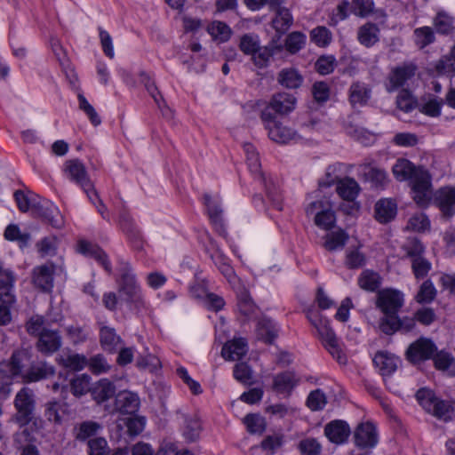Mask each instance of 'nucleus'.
<instances>
[{"label":"nucleus","instance_id":"8fccbe9b","mask_svg":"<svg viewBox=\"0 0 455 455\" xmlns=\"http://www.w3.org/2000/svg\"><path fill=\"white\" fill-rule=\"evenodd\" d=\"M91 377L87 374H81L70 381V391L76 396L81 397L91 390Z\"/></svg>","mask_w":455,"mask_h":455},{"label":"nucleus","instance_id":"4468645a","mask_svg":"<svg viewBox=\"0 0 455 455\" xmlns=\"http://www.w3.org/2000/svg\"><path fill=\"white\" fill-rule=\"evenodd\" d=\"M263 46L260 45L259 37L255 34H244L240 37L239 49L245 54L251 57V61L259 68H267V65L258 64L257 57L261 52Z\"/></svg>","mask_w":455,"mask_h":455},{"label":"nucleus","instance_id":"2eb2a0df","mask_svg":"<svg viewBox=\"0 0 455 455\" xmlns=\"http://www.w3.org/2000/svg\"><path fill=\"white\" fill-rule=\"evenodd\" d=\"M355 443L360 448H372L378 443L375 426L371 422L360 424L355 432Z\"/></svg>","mask_w":455,"mask_h":455},{"label":"nucleus","instance_id":"052dcab7","mask_svg":"<svg viewBox=\"0 0 455 455\" xmlns=\"http://www.w3.org/2000/svg\"><path fill=\"white\" fill-rule=\"evenodd\" d=\"M4 236L8 241L19 242L21 246L27 245L30 239V235L21 233L20 228L15 224H10L6 227Z\"/></svg>","mask_w":455,"mask_h":455},{"label":"nucleus","instance_id":"338daca9","mask_svg":"<svg viewBox=\"0 0 455 455\" xmlns=\"http://www.w3.org/2000/svg\"><path fill=\"white\" fill-rule=\"evenodd\" d=\"M46 321L41 315L32 316L26 323V330L28 334L39 337L46 329Z\"/></svg>","mask_w":455,"mask_h":455},{"label":"nucleus","instance_id":"cd10ccee","mask_svg":"<svg viewBox=\"0 0 455 455\" xmlns=\"http://www.w3.org/2000/svg\"><path fill=\"white\" fill-rule=\"evenodd\" d=\"M281 36L282 35L276 33L269 43L263 46L261 52L257 57L258 64L268 66L271 59L283 51Z\"/></svg>","mask_w":455,"mask_h":455},{"label":"nucleus","instance_id":"c9c22d12","mask_svg":"<svg viewBox=\"0 0 455 455\" xmlns=\"http://www.w3.org/2000/svg\"><path fill=\"white\" fill-rule=\"evenodd\" d=\"M278 83L289 89L299 88L302 82L303 77L295 68H283L278 73L277 76Z\"/></svg>","mask_w":455,"mask_h":455},{"label":"nucleus","instance_id":"ea45409f","mask_svg":"<svg viewBox=\"0 0 455 455\" xmlns=\"http://www.w3.org/2000/svg\"><path fill=\"white\" fill-rule=\"evenodd\" d=\"M437 294V291L429 279L424 281L419 288L414 299L419 304H429L435 300Z\"/></svg>","mask_w":455,"mask_h":455},{"label":"nucleus","instance_id":"dca6fc26","mask_svg":"<svg viewBox=\"0 0 455 455\" xmlns=\"http://www.w3.org/2000/svg\"><path fill=\"white\" fill-rule=\"evenodd\" d=\"M324 435L330 442L341 444L347 440L350 435V427L346 421L335 419L326 424Z\"/></svg>","mask_w":455,"mask_h":455},{"label":"nucleus","instance_id":"bf43d9fd","mask_svg":"<svg viewBox=\"0 0 455 455\" xmlns=\"http://www.w3.org/2000/svg\"><path fill=\"white\" fill-rule=\"evenodd\" d=\"M373 0H352L351 12L355 16L365 18L373 13Z\"/></svg>","mask_w":455,"mask_h":455},{"label":"nucleus","instance_id":"aec40b11","mask_svg":"<svg viewBox=\"0 0 455 455\" xmlns=\"http://www.w3.org/2000/svg\"><path fill=\"white\" fill-rule=\"evenodd\" d=\"M14 283L15 277L13 273L5 270L0 275V304L1 305H14L16 298L14 295Z\"/></svg>","mask_w":455,"mask_h":455},{"label":"nucleus","instance_id":"39448f33","mask_svg":"<svg viewBox=\"0 0 455 455\" xmlns=\"http://www.w3.org/2000/svg\"><path fill=\"white\" fill-rule=\"evenodd\" d=\"M417 66L411 62H405L393 68L387 78L386 89L392 92L405 85L416 74Z\"/></svg>","mask_w":455,"mask_h":455},{"label":"nucleus","instance_id":"0eeeda50","mask_svg":"<svg viewBox=\"0 0 455 455\" xmlns=\"http://www.w3.org/2000/svg\"><path fill=\"white\" fill-rule=\"evenodd\" d=\"M63 172L68 177L83 190H88L92 187V181L89 178L86 167L79 159H69L64 164Z\"/></svg>","mask_w":455,"mask_h":455},{"label":"nucleus","instance_id":"e2e57ef3","mask_svg":"<svg viewBox=\"0 0 455 455\" xmlns=\"http://www.w3.org/2000/svg\"><path fill=\"white\" fill-rule=\"evenodd\" d=\"M365 255L358 248L348 249L346 253L345 264L348 268H359L364 266Z\"/></svg>","mask_w":455,"mask_h":455},{"label":"nucleus","instance_id":"4be33fe9","mask_svg":"<svg viewBox=\"0 0 455 455\" xmlns=\"http://www.w3.org/2000/svg\"><path fill=\"white\" fill-rule=\"evenodd\" d=\"M248 351V345L244 339L238 338L226 342L221 350L222 356L228 361L242 359Z\"/></svg>","mask_w":455,"mask_h":455},{"label":"nucleus","instance_id":"37998d69","mask_svg":"<svg viewBox=\"0 0 455 455\" xmlns=\"http://www.w3.org/2000/svg\"><path fill=\"white\" fill-rule=\"evenodd\" d=\"M259 338L266 343L271 344L277 337V331L273 322L267 318H262L258 322Z\"/></svg>","mask_w":455,"mask_h":455},{"label":"nucleus","instance_id":"f257e3e1","mask_svg":"<svg viewBox=\"0 0 455 455\" xmlns=\"http://www.w3.org/2000/svg\"><path fill=\"white\" fill-rule=\"evenodd\" d=\"M119 271L116 283L121 299L127 304L130 310L136 314L141 313L147 308V302L131 266L124 263Z\"/></svg>","mask_w":455,"mask_h":455},{"label":"nucleus","instance_id":"e433bc0d","mask_svg":"<svg viewBox=\"0 0 455 455\" xmlns=\"http://www.w3.org/2000/svg\"><path fill=\"white\" fill-rule=\"evenodd\" d=\"M436 40L435 30L433 28L424 26L417 28L413 31V41L415 45L422 50L427 46L434 44Z\"/></svg>","mask_w":455,"mask_h":455},{"label":"nucleus","instance_id":"b1692460","mask_svg":"<svg viewBox=\"0 0 455 455\" xmlns=\"http://www.w3.org/2000/svg\"><path fill=\"white\" fill-rule=\"evenodd\" d=\"M296 98L287 92L275 94L270 102L269 108L277 114L286 115L295 108Z\"/></svg>","mask_w":455,"mask_h":455},{"label":"nucleus","instance_id":"f3484780","mask_svg":"<svg viewBox=\"0 0 455 455\" xmlns=\"http://www.w3.org/2000/svg\"><path fill=\"white\" fill-rule=\"evenodd\" d=\"M28 359V354L25 350H15L10 359L1 362V364H5L4 368L8 371L12 379L20 377L23 380L24 368Z\"/></svg>","mask_w":455,"mask_h":455},{"label":"nucleus","instance_id":"412c9836","mask_svg":"<svg viewBox=\"0 0 455 455\" xmlns=\"http://www.w3.org/2000/svg\"><path fill=\"white\" fill-rule=\"evenodd\" d=\"M373 363L379 369V373L383 376H390L398 368L400 359L387 352H378L374 358Z\"/></svg>","mask_w":455,"mask_h":455},{"label":"nucleus","instance_id":"c03bdc74","mask_svg":"<svg viewBox=\"0 0 455 455\" xmlns=\"http://www.w3.org/2000/svg\"><path fill=\"white\" fill-rule=\"evenodd\" d=\"M433 356L435 367L440 371H448L451 375L455 376V358L449 353L436 352Z\"/></svg>","mask_w":455,"mask_h":455},{"label":"nucleus","instance_id":"a18cd8bd","mask_svg":"<svg viewBox=\"0 0 455 455\" xmlns=\"http://www.w3.org/2000/svg\"><path fill=\"white\" fill-rule=\"evenodd\" d=\"M359 286L369 291H375L380 285V276L371 270H364L358 278Z\"/></svg>","mask_w":455,"mask_h":455},{"label":"nucleus","instance_id":"20e7f679","mask_svg":"<svg viewBox=\"0 0 455 455\" xmlns=\"http://www.w3.org/2000/svg\"><path fill=\"white\" fill-rule=\"evenodd\" d=\"M436 351L437 347L430 339L421 337L408 347L405 355L409 362L417 364L431 359Z\"/></svg>","mask_w":455,"mask_h":455},{"label":"nucleus","instance_id":"6ab92c4d","mask_svg":"<svg viewBox=\"0 0 455 455\" xmlns=\"http://www.w3.org/2000/svg\"><path fill=\"white\" fill-rule=\"evenodd\" d=\"M422 166H416L411 161L405 158H399L392 167V172L398 181L410 182L415 179L419 170H423Z\"/></svg>","mask_w":455,"mask_h":455},{"label":"nucleus","instance_id":"de8ad7c7","mask_svg":"<svg viewBox=\"0 0 455 455\" xmlns=\"http://www.w3.org/2000/svg\"><path fill=\"white\" fill-rule=\"evenodd\" d=\"M207 31L214 40L219 42H227L231 36V28L222 21H212L207 28Z\"/></svg>","mask_w":455,"mask_h":455},{"label":"nucleus","instance_id":"c85d7f7f","mask_svg":"<svg viewBox=\"0 0 455 455\" xmlns=\"http://www.w3.org/2000/svg\"><path fill=\"white\" fill-rule=\"evenodd\" d=\"M116 386L107 379L99 380L92 389V395L97 403H101L116 395Z\"/></svg>","mask_w":455,"mask_h":455},{"label":"nucleus","instance_id":"603ef678","mask_svg":"<svg viewBox=\"0 0 455 455\" xmlns=\"http://www.w3.org/2000/svg\"><path fill=\"white\" fill-rule=\"evenodd\" d=\"M243 423L250 434H262L266 430V420L259 414H247L243 418Z\"/></svg>","mask_w":455,"mask_h":455},{"label":"nucleus","instance_id":"3c124183","mask_svg":"<svg viewBox=\"0 0 455 455\" xmlns=\"http://www.w3.org/2000/svg\"><path fill=\"white\" fill-rule=\"evenodd\" d=\"M140 77L141 83L144 84L147 91L151 95V97L154 99V100L157 104L158 108H162V107H164V108H168L162 95L160 94L156 85L155 84V82L151 79L150 76L147 72L141 71L140 73Z\"/></svg>","mask_w":455,"mask_h":455},{"label":"nucleus","instance_id":"7c9ffc66","mask_svg":"<svg viewBox=\"0 0 455 455\" xmlns=\"http://www.w3.org/2000/svg\"><path fill=\"white\" fill-rule=\"evenodd\" d=\"M433 26L440 35H452L455 32V18L444 11H439L433 18Z\"/></svg>","mask_w":455,"mask_h":455},{"label":"nucleus","instance_id":"f8f14e48","mask_svg":"<svg viewBox=\"0 0 455 455\" xmlns=\"http://www.w3.org/2000/svg\"><path fill=\"white\" fill-rule=\"evenodd\" d=\"M55 374V368L50 363L40 361L33 363L25 371L23 375L24 383L38 382L43 379H49Z\"/></svg>","mask_w":455,"mask_h":455},{"label":"nucleus","instance_id":"79ce46f5","mask_svg":"<svg viewBox=\"0 0 455 455\" xmlns=\"http://www.w3.org/2000/svg\"><path fill=\"white\" fill-rule=\"evenodd\" d=\"M62 405L56 400L48 401L44 405V416L50 423L60 425L62 423Z\"/></svg>","mask_w":455,"mask_h":455},{"label":"nucleus","instance_id":"72a5a7b5","mask_svg":"<svg viewBox=\"0 0 455 455\" xmlns=\"http://www.w3.org/2000/svg\"><path fill=\"white\" fill-rule=\"evenodd\" d=\"M401 250L404 253L402 258L411 260L425 254L426 248L418 237L410 236L402 243Z\"/></svg>","mask_w":455,"mask_h":455},{"label":"nucleus","instance_id":"5701e85b","mask_svg":"<svg viewBox=\"0 0 455 455\" xmlns=\"http://www.w3.org/2000/svg\"><path fill=\"white\" fill-rule=\"evenodd\" d=\"M298 382L293 371H283L274 377L272 389L278 394L290 395Z\"/></svg>","mask_w":455,"mask_h":455},{"label":"nucleus","instance_id":"f704fd0d","mask_svg":"<svg viewBox=\"0 0 455 455\" xmlns=\"http://www.w3.org/2000/svg\"><path fill=\"white\" fill-rule=\"evenodd\" d=\"M275 12V16L272 20V26L275 29L276 33L283 35L293 23L292 15L289 9L285 7H281Z\"/></svg>","mask_w":455,"mask_h":455},{"label":"nucleus","instance_id":"69168bd1","mask_svg":"<svg viewBox=\"0 0 455 455\" xmlns=\"http://www.w3.org/2000/svg\"><path fill=\"white\" fill-rule=\"evenodd\" d=\"M89 455H109L110 449L104 437H94L88 440Z\"/></svg>","mask_w":455,"mask_h":455},{"label":"nucleus","instance_id":"5fc2aeb1","mask_svg":"<svg viewBox=\"0 0 455 455\" xmlns=\"http://www.w3.org/2000/svg\"><path fill=\"white\" fill-rule=\"evenodd\" d=\"M430 228V221L427 216L422 212L413 214L408 220L406 230L414 232H424Z\"/></svg>","mask_w":455,"mask_h":455},{"label":"nucleus","instance_id":"c756f323","mask_svg":"<svg viewBox=\"0 0 455 455\" xmlns=\"http://www.w3.org/2000/svg\"><path fill=\"white\" fill-rule=\"evenodd\" d=\"M268 137L276 143L285 144L296 140L299 135L292 128L283 125L279 122L276 125L270 128Z\"/></svg>","mask_w":455,"mask_h":455},{"label":"nucleus","instance_id":"774afa93","mask_svg":"<svg viewBox=\"0 0 455 455\" xmlns=\"http://www.w3.org/2000/svg\"><path fill=\"white\" fill-rule=\"evenodd\" d=\"M87 366L93 374L108 372L110 365L102 355H95L88 360Z\"/></svg>","mask_w":455,"mask_h":455},{"label":"nucleus","instance_id":"bb28decb","mask_svg":"<svg viewBox=\"0 0 455 455\" xmlns=\"http://www.w3.org/2000/svg\"><path fill=\"white\" fill-rule=\"evenodd\" d=\"M358 42L367 47H372L379 40V28L372 22H366L359 27L357 31Z\"/></svg>","mask_w":455,"mask_h":455},{"label":"nucleus","instance_id":"ddd939ff","mask_svg":"<svg viewBox=\"0 0 455 455\" xmlns=\"http://www.w3.org/2000/svg\"><path fill=\"white\" fill-rule=\"evenodd\" d=\"M33 214L47 221L54 228H62L65 221L60 210L52 204L33 205Z\"/></svg>","mask_w":455,"mask_h":455},{"label":"nucleus","instance_id":"58836bf2","mask_svg":"<svg viewBox=\"0 0 455 455\" xmlns=\"http://www.w3.org/2000/svg\"><path fill=\"white\" fill-rule=\"evenodd\" d=\"M324 239L323 247L329 251H333L342 249L346 245L348 235L344 230L339 229L327 234Z\"/></svg>","mask_w":455,"mask_h":455},{"label":"nucleus","instance_id":"9b49d317","mask_svg":"<svg viewBox=\"0 0 455 455\" xmlns=\"http://www.w3.org/2000/svg\"><path fill=\"white\" fill-rule=\"evenodd\" d=\"M62 344L61 336L57 330L47 328L38 338L36 349L44 355H52L58 351Z\"/></svg>","mask_w":455,"mask_h":455},{"label":"nucleus","instance_id":"a878e982","mask_svg":"<svg viewBox=\"0 0 455 455\" xmlns=\"http://www.w3.org/2000/svg\"><path fill=\"white\" fill-rule=\"evenodd\" d=\"M58 363L66 369L79 371L87 366L88 359L84 355L67 351L59 356Z\"/></svg>","mask_w":455,"mask_h":455},{"label":"nucleus","instance_id":"49530a36","mask_svg":"<svg viewBox=\"0 0 455 455\" xmlns=\"http://www.w3.org/2000/svg\"><path fill=\"white\" fill-rule=\"evenodd\" d=\"M434 67L438 75L451 77L455 76V59L450 52L443 55L435 63Z\"/></svg>","mask_w":455,"mask_h":455},{"label":"nucleus","instance_id":"a19ab883","mask_svg":"<svg viewBox=\"0 0 455 455\" xmlns=\"http://www.w3.org/2000/svg\"><path fill=\"white\" fill-rule=\"evenodd\" d=\"M432 178L430 173L425 168L419 170L415 179L411 181V191H424L427 193L432 192Z\"/></svg>","mask_w":455,"mask_h":455},{"label":"nucleus","instance_id":"393cba45","mask_svg":"<svg viewBox=\"0 0 455 455\" xmlns=\"http://www.w3.org/2000/svg\"><path fill=\"white\" fill-rule=\"evenodd\" d=\"M361 188L358 182L350 177L339 179L337 181L336 192L346 201L354 202L360 193Z\"/></svg>","mask_w":455,"mask_h":455},{"label":"nucleus","instance_id":"6e6552de","mask_svg":"<svg viewBox=\"0 0 455 455\" xmlns=\"http://www.w3.org/2000/svg\"><path fill=\"white\" fill-rule=\"evenodd\" d=\"M54 274L55 265L52 262H47L33 269L32 282L42 291L50 292L53 288Z\"/></svg>","mask_w":455,"mask_h":455},{"label":"nucleus","instance_id":"423d86ee","mask_svg":"<svg viewBox=\"0 0 455 455\" xmlns=\"http://www.w3.org/2000/svg\"><path fill=\"white\" fill-rule=\"evenodd\" d=\"M433 204L443 218H451L455 214V188L443 187L436 190L433 196Z\"/></svg>","mask_w":455,"mask_h":455},{"label":"nucleus","instance_id":"680f3d73","mask_svg":"<svg viewBox=\"0 0 455 455\" xmlns=\"http://www.w3.org/2000/svg\"><path fill=\"white\" fill-rule=\"evenodd\" d=\"M335 213L330 209L317 212L315 216V225L324 230L331 229L335 225Z\"/></svg>","mask_w":455,"mask_h":455},{"label":"nucleus","instance_id":"09e8293b","mask_svg":"<svg viewBox=\"0 0 455 455\" xmlns=\"http://www.w3.org/2000/svg\"><path fill=\"white\" fill-rule=\"evenodd\" d=\"M202 430L200 419L197 416L187 417L183 435L188 442H195L199 438Z\"/></svg>","mask_w":455,"mask_h":455},{"label":"nucleus","instance_id":"864d4df0","mask_svg":"<svg viewBox=\"0 0 455 455\" xmlns=\"http://www.w3.org/2000/svg\"><path fill=\"white\" fill-rule=\"evenodd\" d=\"M411 264L414 277L418 280L425 278L432 268V264L425 257V254L411 259Z\"/></svg>","mask_w":455,"mask_h":455},{"label":"nucleus","instance_id":"a211bd4d","mask_svg":"<svg viewBox=\"0 0 455 455\" xmlns=\"http://www.w3.org/2000/svg\"><path fill=\"white\" fill-rule=\"evenodd\" d=\"M397 214V204L390 198L377 201L374 206V217L381 224L392 221Z\"/></svg>","mask_w":455,"mask_h":455},{"label":"nucleus","instance_id":"f03ea898","mask_svg":"<svg viewBox=\"0 0 455 455\" xmlns=\"http://www.w3.org/2000/svg\"><path fill=\"white\" fill-rule=\"evenodd\" d=\"M307 318L315 328L323 346L339 363H345L346 356L342 353L338 338L331 328L329 321L323 318L317 310L312 308L307 309Z\"/></svg>","mask_w":455,"mask_h":455},{"label":"nucleus","instance_id":"4c0bfd02","mask_svg":"<svg viewBox=\"0 0 455 455\" xmlns=\"http://www.w3.org/2000/svg\"><path fill=\"white\" fill-rule=\"evenodd\" d=\"M121 342L122 339L116 333L114 328L104 326L100 329V344L105 350L112 353L116 350Z\"/></svg>","mask_w":455,"mask_h":455},{"label":"nucleus","instance_id":"2f4dec72","mask_svg":"<svg viewBox=\"0 0 455 455\" xmlns=\"http://www.w3.org/2000/svg\"><path fill=\"white\" fill-rule=\"evenodd\" d=\"M371 98V89L361 82H355L349 87V101L353 107L364 106Z\"/></svg>","mask_w":455,"mask_h":455},{"label":"nucleus","instance_id":"4d7b16f0","mask_svg":"<svg viewBox=\"0 0 455 455\" xmlns=\"http://www.w3.org/2000/svg\"><path fill=\"white\" fill-rule=\"evenodd\" d=\"M379 327L383 333L393 335L399 331V316L397 314H384L379 320Z\"/></svg>","mask_w":455,"mask_h":455},{"label":"nucleus","instance_id":"13d9d810","mask_svg":"<svg viewBox=\"0 0 455 455\" xmlns=\"http://www.w3.org/2000/svg\"><path fill=\"white\" fill-rule=\"evenodd\" d=\"M310 38L317 46L325 47L332 39L331 32L324 26H318L310 32Z\"/></svg>","mask_w":455,"mask_h":455},{"label":"nucleus","instance_id":"6e6d98bb","mask_svg":"<svg viewBox=\"0 0 455 455\" xmlns=\"http://www.w3.org/2000/svg\"><path fill=\"white\" fill-rule=\"evenodd\" d=\"M327 403L326 395L321 389L311 391L307 398L306 405L312 411L323 410Z\"/></svg>","mask_w":455,"mask_h":455},{"label":"nucleus","instance_id":"9d476101","mask_svg":"<svg viewBox=\"0 0 455 455\" xmlns=\"http://www.w3.org/2000/svg\"><path fill=\"white\" fill-rule=\"evenodd\" d=\"M140 404V400L136 393L124 390L116 395L112 412L133 414L139 410Z\"/></svg>","mask_w":455,"mask_h":455},{"label":"nucleus","instance_id":"473e14b6","mask_svg":"<svg viewBox=\"0 0 455 455\" xmlns=\"http://www.w3.org/2000/svg\"><path fill=\"white\" fill-rule=\"evenodd\" d=\"M102 429L101 424L92 420L83 421L74 427L75 438L80 442L92 439Z\"/></svg>","mask_w":455,"mask_h":455},{"label":"nucleus","instance_id":"1a4fd4ad","mask_svg":"<svg viewBox=\"0 0 455 455\" xmlns=\"http://www.w3.org/2000/svg\"><path fill=\"white\" fill-rule=\"evenodd\" d=\"M403 305V295L396 290H384L379 293L377 306L383 314H397Z\"/></svg>","mask_w":455,"mask_h":455},{"label":"nucleus","instance_id":"7ed1b4c3","mask_svg":"<svg viewBox=\"0 0 455 455\" xmlns=\"http://www.w3.org/2000/svg\"><path fill=\"white\" fill-rule=\"evenodd\" d=\"M13 405L16 410L13 420L20 427L28 425L34 418L36 399L33 389L23 387L15 395Z\"/></svg>","mask_w":455,"mask_h":455},{"label":"nucleus","instance_id":"0e129e2a","mask_svg":"<svg viewBox=\"0 0 455 455\" xmlns=\"http://www.w3.org/2000/svg\"><path fill=\"white\" fill-rule=\"evenodd\" d=\"M306 36L301 32H292L288 35L285 40L286 50L291 53H296L305 44Z\"/></svg>","mask_w":455,"mask_h":455}]
</instances>
